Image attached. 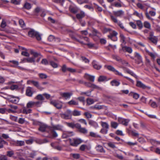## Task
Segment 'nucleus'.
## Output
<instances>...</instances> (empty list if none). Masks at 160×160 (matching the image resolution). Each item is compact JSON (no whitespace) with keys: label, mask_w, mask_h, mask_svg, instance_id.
<instances>
[{"label":"nucleus","mask_w":160,"mask_h":160,"mask_svg":"<svg viewBox=\"0 0 160 160\" xmlns=\"http://www.w3.org/2000/svg\"><path fill=\"white\" fill-rule=\"evenodd\" d=\"M33 88L31 87H28L26 91V95L29 97L32 96L33 94Z\"/></svg>","instance_id":"obj_9"},{"label":"nucleus","mask_w":160,"mask_h":160,"mask_svg":"<svg viewBox=\"0 0 160 160\" xmlns=\"http://www.w3.org/2000/svg\"><path fill=\"white\" fill-rule=\"evenodd\" d=\"M84 85L86 87L93 88H98L97 86L89 82H85Z\"/></svg>","instance_id":"obj_10"},{"label":"nucleus","mask_w":160,"mask_h":160,"mask_svg":"<svg viewBox=\"0 0 160 160\" xmlns=\"http://www.w3.org/2000/svg\"><path fill=\"white\" fill-rule=\"evenodd\" d=\"M96 150L98 152H105V151L104 150L103 148L100 145H97L96 148Z\"/></svg>","instance_id":"obj_27"},{"label":"nucleus","mask_w":160,"mask_h":160,"mask_svg":"<svg viewBox=\"0 0 160 160\" xmlns=\"http://www.w3.org/2000/svg\"><path fill=\"white\" fill-rule=\"evenodd\" d=\"M51 128H53V130H58L61 131L62 129V128H63V126L60 125H57L55 126H54L52 127H50Z\"/></svg>","instance_id":"obj_22"},{"label":"nucleus","mask_w":160,"mask_h":160,"mask_svg":"<svg viewBox=\"0 0 160 160\" xmlns=\"http://www.w3.org/2000/svg\"><path fill=\"white\" fill-rule=\"evenodd\" d=\"M111 84L112 86H118L119 85L120 83L116 80H113L111 81Z\"/></svg>","instance_id":"obj_34"},{"label":"nucleus","mask_w":160,"mask_h":160,"mask_svg":"<svg viewBox=\"0 0 160 160\" xmlns=\"http://www.w3.org/2000/svg\"><path fill=\"white\" fill-rule=\"evenodd\" d=\"M118 33L115 31H113L110 33V35L108 36V38L112 40H113V38L114 37L116 36Z\"/></svg>","instance_id":"obj_29"},{"label":"nucleus","mask_w":160,"mask_h":160,"mask_svg":"<svg viewBox=\"0 0 160 160\" xmlns=\"http://www.w3.org/2000/svg\"><path fill=\"white\" fill-rule=\"evenodd\" d=\"M85 16V13L83 11H81L80 13L77 14L76 17L78 19H80L84 17Z\"/></svg>","instance_id":"obj_25"},{"label":"nucleus","mask_w":160,"mask_h":160,"mask_svg":"<svg viewBox=\"0 0 160 160\" xmlns=\"http://www.w3.org/2000/svg\"><path fill=\"white\" fill-rule=\"evenodd\" d=\"M135 57L136 58L139 62H142V56L139 53L135 52L134 53Z\"/></svg>","instance_id":"obj_28"},{"label":"nucleus","mask_w":160,"mask_h":160,"mask_svg":"<svg viewBox=\"0 0 160 160\" xmlns=\"http://www.w3.org/2000/svg\"><path fill=\"white\" fill-rule=\"evenodd\" d=\"M89 124L91 126L93 127L94 128H96L98 127V123L92 120H90L88 122Z\"/></svg>","instance_id":"obj_19"},{"label":"nucleus","mask_w":160,"mask_h":160,"mask_svg":"<svg viewBox=\"0 0 160 160\" xmlns=\"http://www.w3.org/2000/svg\"><path fill=\"white\" fill-rule=\"evenodd\" d=\"M84 77L85 79L91 82H93L94 81L95 76H94L86 73L85 74Z\"/></svg>","instance_id":"obj_6"},{"label":"nucleus","mask_w":160,"mask_h":160,"mask_svg":"<svg viewBox=\"0 0 160 160\" xmlns=\"http://www.w3.org/2000/svg\"><path fill=\"white\" fill-rule=\"evenodd\" d=\"M35 102L30 101L27 104L26 107L27 108H32L35 106Z\"/></svg>","instance_id":"obj_21"},{"label":"nucleus","mask_w":160,"mask_h":160,"mask_svg":"<svg viewBox=\"0 0 160 160\" xmlns=\"http://www.w3.org/2000/svg\"><path fill=\"white\" fill-rule=\"evenodd\" d=\"M77 129L80 132L83 134H86L88 133V130L85 128H82L79 123L78 125Z\"/></svg>","instance_id":"obj_7"},{"label":"nucleus","mask_w":160,"mask_h":160,"mask_svg":"<svg viewBox=\"0 0 160 160\" xmlns=\"http://www.w3.org/2000/svg\"><path fill=\"white\" fill-rule=\"evenodd\" d=\"M148 38L152 42L155 44H157L158 40V38L157 37H149Z\"/></svg>","instance_id":"obj_20"},{"label":"nucleus","mask_w":160,"mask_h":160,"mask_svg":"<svg viewBox=\"0 0 160 160\" xmlns=\"http://www.w3.org/2000/svg\"><path fill=\"white\" fill-rule=\"evenodd\" d=\"M92 65L94 68L98 70L100 69L102 67L95 60H93L92 61Z\"/></svg>","instance_id":"obj_11"},{"label":"nucleus","mask_w":160,"mask_h":160,"mask_svg":"<svg viewBox=\"0 0 160 160\" xmlns=\"http://www.w3.org/2000/svg\"><path fill=\"white\" fill-rule=\"evenodd\" d=\"M50 103L58 109H61L62 106V102L57 100H53L51 101Z\"/></svg>","instance_id":"obj_2"},{"label":"nucleus","mask_w":160,"mask_h":160,"mask_svg":"<svg viewBox=\"0 0 160 160\" xmlns=\"http://www.w3.org/2000/svg\"><path fill=\"white\" fill-rule=\"evenodd\" d=\"M49 129L51 132V133L52 135V137L53 138H56L58 136V134L55 131L53 130V128H49Z\"/></svg>","instance_id":"obj_24"},{"label":"nucleus","mask_w":160,"mask_h":160,"mask_svg":"<svg viewBox=\"0 0 160 160\" xmlns=\"http://www.w3.org/2000/svg\"><path fill=\"white\" fill-rule=\"evenodd\" d=\"M12 97L10 99V101L13 103L15 104L17 103L19 100L18 97H16L14 96H11Z\"/></svg>","instance_id":"obj_17"},{"label":"nucleus","mask_w":160,"mask_h":160,"mask_svg":"<svg viewBox=\"0 0 160 160\" xmlns=\"http://www.w3.org/2000/svg\"><path fill=\"white\" fill-rule=\"evenodd\" d=\"M49 128L48 127L47 125L44 124H42L40 126L38 130L42 132H45L46 129L48 128L49 129Z\"/></svg>","instance_id":"obj_13"},{"label":"nucleus","mask_w":160,"mask_h":160,"mask_svg":"<svg viewBox=\"0 0 160 160\" xmlns=\"http://www.w3.org/2000/svg\"><path fill=\"white\" fill-rule=\"evenodd\" d=\"M118 121L120 123H121L124 126H127L128 125L130 120L129 119H125L122 118H118Z\"/></svg>","instance_id":"obj_5"},{"label":"nucleus","mask_w":160,"mask_h":160,"mask_svg":"<svg viewBox=\"0 0 160 160\" xmlns=\"http://www.w3.org/2000/svg\"><path fill=\"white\" fill-rule=\"evenodd\" d=\"M61 116L62 118L65 119H68L70 117L69 115L67 114H62L61 115Z\"/></svg>","instance_id":"obj_59"},{"label":"nucleus","mask_w":160,"mask_h":160,"mask_svg":"<svg viewBox=\"0 0 160 160\" xmlns=\"http://www.w3.org/2000/svg\"><path fill=\"white\" fill-rule=\"evenodd\" d=\"M30 52L31 54H32L33 56V58H35L38 57L39 55V53L37 52H34L33 50L31 49L30 50Z\"/></svg>","instance_id":"obj_38"},{"label":"nucleus","mask_w":160,"mask_h":160,"mask_svg":"<svg viewBox=\"0 0 160 160\" xmlns=\"http://www.w3.org/2000/svg\"><path fill=\"white\" fill-rule=\"evenodd\" d=\"M120 36L121 42L122 43L125 44L126 43L125 38L124 37V35H123V34L121 33Z\"/></svg>","instance_id":"obj_42"},{"label":"nucleus","mask_w":160,"mask_h":160,"mask_svg":"<svg viewBox=\"0 0 160 160\" xmlns=\"http://www.w3.org/2000/svg\"><path fill=\"white\" fill-rule=\"evenodd\" d=\"M112 5L116 7H122V5L120 3L115 2L113 3Z\"/></svg>","instance_id":"obj_54"},{"label":"nucleus","mask_w":160,"mask_h":160,"mask_svg":"<svg viewBox=\"0 0 160 160\" xmlns=\"http://www.w3.org/2000/svg\"><path fill=\"white\" fill-rule=\"evenodd\" d=\"M50 65L54 68H57L58 67V64L53 61H51Z\"/></svg>","instance_id":"obj_62"},{"label":"nucleus","mask_w":160,"mask_h":160,"mask_svg":"<svg viewBox=\"0 0 160 160\" xmlns=\"http://www.w3.org/2000/svg\"><path fill=\"white\" fill-rule=\"evenodd\" d=\"M11 2L15 5H19L20 4V1L17 0H11Z\"/></svg>","instance_id":"obj_56"},{"label":"nucleus","mask_w":160,"mask_h":160,"mask_svg":"<svg viewBox=\"0 0 160 160\" xmlns=\"http://www.w3.org/2000/svg\"><path fill=\"white\" fill-rule=\"evenodd\" d=\"M35 141L37 143L39 144H41L48 142V140L46 139L42 140L39 139H36Z\"/></svg>","instance_id":"obj_26"},{"label":"nucleus","mask_w":160,"mask_h":160,"mask_svg":"<svg viewBox=\"0 0 160 160\" xmlns=\"http://www.w3.org/2000/svg\"><path fill=\"white\" fill-rule=\"evenodd\" d=\"M101 125L103 128L105 129V134L107 133L108 129L109 128V125L106 122L101 121Z\"/></svg>","instance_id":"obj_12"},{"label":"nucleus","mask_w":160,"mask_h":160,"mask_svg":"<svg viewBox=\"0 0 160 160\" xmlns=\"http://www.w3.org/2000/svg\"><path fill=\"white\" fill-rule=\"evenodd\" d=\"M105 67L106 68L109 70L113 72H114L116 70L114 68L111 66L105 65Z\"/></svg>","instance_id":"obj_44"},{"label":"nucleus","mask_w":160,"mask_h":160,"mask_svg":"<svg viewBox=\"0 0 160 160\" xmlns=\"http://www.w3.org/2000/svg\"><path fill=\"white\" fill-rule=\"evenodd\" d=\"M111 125L112 128H116L118 126V124L116 122H112L111 123Z\"/></svg>","instance_id":"obj_49"},{"label":"nucleus","mask_w":160,"mask_h":160,"mask_svg":"<svg viewBox=\"0 0 160 160\" xmlns=\"http://www.w3.org/2000/svg\"><path fill=\"white\" fill-rule=\"evenodd\" d=\"M122 48L124 50H125L126 51L128 52L129 53H130L132 52V49L130 47L125 46L123 47Z\"/></svg>","instance_id":"obj_37"},{"label":"nucleus","mask_w":160,"mask_h":160,"mask_svg":"<svg viewBox=\"0 0 160 160\" xmlns=\"http://www.w3.org/2000/svg\"><path fill=\"white\" fill-rule=\"evenodd\" d=\"M82 140L79 139H73L70 140V144L73 146H77L78 145L82 142Z\"/></svg>","instance_id":"obj_4"},{"label":"nucleus","mask_w":160,"mask_h":160,"mask_svg":"<svg viewBox=\"0 0 160 160\" xmlns=\"http://www.w3.org/2000/svg\"><path fill=\"white\" fill-rule=\"evenodd\" d=\"M69 9L71 12L74 13H76L78 11V9L77 7L72 5L70 6Z\"/></svg>","instance_id":"obj_18"},{"label":"nucleus","mask_w":160,"mask_h":160,"mask_svg":"<svg viewBox=\"0 0 160 160\" xmlns=\"http://www.w3.org/2000/svg\"><path fill=\"white\" fill-rule=\"evenodd\" d=\"M87 104L90 105L94 103V101L93 99L91 98H88L87 100Z\"/></svg>","instance_id":"obj_52"},{"label":"nucleus","mask_w":160,"mask_h":160,"mask_svg":"<svg viewBox=\"0 0 160 160\" xmlns=\"http://www.w3.org/2000/svg\"><path fill=\"white\" fill-rule=\"evenodd\" d=\"M107 78L106 76H105L101 75L99 77L98 79V81L99 82H102L105 81H107Z\"/></svg>","instance_id":"obj_32"},{"label":"nucleus","mask_w":160,"mask_h":160,"mask_svg":"<svg viewBox=\"0 0 160 160\" xmlns=\"http://www.w3.org/2000/svg\"><path fill=\"white\" fill-rule=\"evenodd\" d=\"M24 142L23 141H17L16 144L17 146H22L24 145Z\"/></svg>","instance_id":"obj_50"},{"label":"nucleus","mask_w":160,"mask_h":160,"mask_svg":"<svg viewBox=\"0 0 160 160\" xmlns=\"http://www.w3.org/2000/svg\"><path fill=\"white\" fill-rule=\"evenodd\" d=\"M14 153L12 151H8L7 152V155L9 157H11L14 155Z\"/></svg>","instance_id":"obj_63"},{"label":"nucleus","mask_w":160,"mask_h":160,"mask_svg":"<svg viewBox=\"0 0 160 160\" xmlns=\"http://www.w3.org/2000/svg\"><path fill=\"white\" fill-rule=\"evenodd\" d=\"M136 86L140 88H142L143 89H145L148 88V87L142 83L140 81H137Z\"/></svg>","instance_id":"obj_14"},{"label":"nucleus","mask_w":160,"mask_h":160,"mask_svg":"<svg viewBox=\"0 0 160 160\" xmlns=\"http://www.w3.org/2000/svg\"><path fill=\"white\" fill-rule=\"evenodd\" d=\"M133 15L139 17L141 19L143 18V16L142 14L139 13L137 11H135L133 13Z\"/></svg>","instance_id":"obj_48"},{"label":"nucleus","mask_w":160,"mask_h":160,"mask_svg":"<svg viewBox=\"0 0 160 160\" xmlns=\"http://www.w3.org/2000/svg\"><path fill=\"white\" fill-rule=\"evenodd\" d=\"M39 77L41 79H46L47 78V76L46 74L43 73H40L38 74Z\"/></svg>","instance_id":"obj_51"},{"label":"nucleus","mask_w":160,"mask_h":160,"mask_svg":"<svg viewBox=\"0 0 160 160\" xmlns=\"http://www.w3.org/2000/svg\"><path fill=\"white\" fill-rule=\"evenodd\" d=\"M90 136L92 137L96 138L99 137L100 136L98 135H97L96 134L93 132H90Z\"/></svg>","instance_id":"obj_55"},{"label":"nucleus","mask_w":160,"mask_h":160,"mask_svg":"<svg viewBox=\"0 0 160 160\" xmlns=\"http://www.w3.org/2000/svg\"><path fill=\"white\" fill-rule=\"evenodd\" d=\"M132 92L130 93L129 94V95H130V96L132 95ZM132 94H133V95H132L134 99H137L139 98V95L138 94V93H136L132 92Z\"/></svg>","instance_id":"obj_41"},{"label":"nucleus","mask_w":160,"mask_h":160,"mask_svg":"<svg viewBox=\"0 0 160 160\" xmlns=\"http://www.w3.org/2000/svg\"><path fill=\"white\" fill-rule=\"evenodd\" d=\"M107 144L109 147L111 148H116V147L114 142H110L108 143Z\"/></svg>","instance_id":"obj_45"},{"label":"nucleus","mask_w":160,"mask_h":160,"mask_svg":"<svg viewBox=\"0 0 160 160\" xmlns=\"http://www.w3.org/2000/svg\"><path fill=\"white\" fill-rule=\"evenodd\" d=\"M71 156H72L73 158L76 159L79 158H80V154H71Z\"/></svg>","instance_id":"obj_53"},{"label":"nucleus","mask_w":160,"mask_h":160,"mask_svg":"<svg viewBox=\"0 0 160 160\" xmlns=\"http://www.w3.org/2000/svg\"><path fill=\"white\" fill-rule=\"evenodd\" d=\"M149 103L151 107L153 108H155L158 107V105L154 101H152V100H150Z\"/></svg>","instance_id":"obj_33"},{"label":"nucleus","mask_w":160,"mask_h":160,"mask_svg":"<svg viewBox=\"0 0 160 160\" xmlns=\"http://www.w3.org/2000/svg\"><path fill=\"white\" fill-rule=\"evenodd\" d=\"M110 17L111 20L114 23H117L122 29H124L125 30H126L124 28V27L123 26L122 23L120 21H118L116 17L113 16V15L111 14L110 15Z\"/></svg>","instance_id":"obj_3"},{"label":"nucleus","mask_w":160,"mask_h":160,"mask_svg":"<svg viewBox=\"0 0 160 160\" xmlns=\"http://www.w3.org/2000/svg\"><path fill=\"white\" fill-rule=\"evenodd\" d=\"M9 62L13 63L14 65H11L12 67H15L19 64V62L18 61L15 60H10Z\"/></svg>","instance_id":"obj_39"},{"label":"nucleus","mask_w":160,"mask_h":160,"mask_svg":"<svg viewBox=\"0 0 160 160\" xmlns=\"http://www.w3.org/2000/svg\"><path fill=\"white\" fill-rule=\"evenodd\" d=\"M68 104L70 105H78V103L77 102L73 100H71L68 102Z\"/></svg>","instance_id":"obj_47"},{"label":"nucleus","mask_w":160,"mask_h":160,"mask_svg":"<svg viewBox=\"0 0 160 160\" xmlns=\"http://www.w3.org/2000/svg\"><path fill=\"white\" fill-rule=\"evenodd\" d=\"M35 99L40 101L42 102L44 100V98L43 97V94H39L37 95L35 98Z\"/></svg>","instance_id":"obj_30"},{"label":"nucleus","mask_w":160,"mask_h":160,"mask_svg":"<svg viewBox=\"0 0 160 160\" xmlns=\"http://www.w3.org/2000/svg\"><path fill=\"white\" fill-rule=\"evenodd\" d=\"M73 135V132H65L62 134V137L64 138H66L68 137H71Z\"/></svg>","instance_id":"obj_16"},{"label":"nucleus","mask_w":160,"mask_h":160,"mask_svg":"<svg viewBox=\"0 0 160 160\" xmlns=\"http://www.w3.org/2000/svg\"><path fill=\"white\" fill-rule=\"evenodd\" d=\"M144 26L146 28L148 29H151V24H150L147 21H145L143 23Z\"/></svg>","instance_id":"obj_40"},{"label":"nucleus","mask_w":160,"mask_h":160,"mask_svg":"<svg viewBox=\"0 0 160 160\" xmlns=\"http://www.w3.org/2000/svg\"><path fill=\"white\" fill-rule=\"evenodd\" d=\"M78 121L84 124L85 125H87V122L86 120L83 119H81L78 120Z\"/></svg>","instance_id":"obj_61"},{"label":"nucleus","mask_w":160,"mask_h":160,"mask_svg":"<svg viewBox=\"0 0 160 160\" xmlns=\"http://www.w3.org/2000/svg\"><path fill=\"white\" fill-rule=\"evenodd\" d=\"M28 36L31 38L35 37L38 40H40L41 39V35L39 33L34 30L31 29L28 32Z\"/></svg>","instance_id":"obj_1"},{"label":"nucleus","mask_w":160,"mask_h":160,"mask_svg":"<svg viewBox=\"0 0 160 160\" xmlns=\"http://www.w3.org/2000/svg\"><path fill=\"white\" fill-rule=\"evenodd\" d=\"M137 24L138 26L139 27L140 29H141L143 27V24L141 21L140 20H138L137 21Z\"/></svg>","instance_id":"obj_58"},{"label":"nucleus","mask_w":160,"mask_h":160,"mask_svg":"<svg viewBox=\"0 0 160 160\" xmlns=\"http://www.w3.org/2000/svg\"><path fill=\"white\" fill-rule=\"evenodd\" d=\"M72 95V93L64 92L62 94V97H64L66 99L70 98Z\"/></svg>","instance_id":"obj_23"},{"label":"nucleus","mask_w":160,"mask_h":160,"mask_svg":"<svg viewBox=\"0 0 160 160\" xmlns=\"http://www.w3.org/2000/svg\"><path fill=\"white\" fill-rule=\"evenodd\" d=\"M114 16L116 17H121L124 14V12L122 10H119L117 11H113V12ZM114 16V15H113Z\"/></svg>","instance_id":"obj_8"},{"label":"nucleus","mask_w":160,"mask_h":160,"mask_svg":"<svg viewBox=\"0 0 160 160\" xmlns=\"http://www.w3.org/2000/svg\"><path fill=\"white\" fill-rule=\"evenodd\" d=\"M81 60L86 63H88L89 62V60L88 58L82 56H81Z\"/></svg>","instance_id":"obj_46"},{"label":"nucleus","mask_w":160,"mask_h":160,"mask_svg":"<svg viewBox=\"0 0 160 160\" xmlns=\"http://www.w3.org/2000/svg\"><path fill=\"white\" fill-rule=\"evenodd\" d=\"M66 124L68 126V127L71 128H77L78 125L79 124L78 123H76L75 124L74 122H65Z\"/></svg>","instance_id":"obj_15"},{"label":"nucleus","mask_w":160,"mask_h":160,"mask_svg":"<svg viewBox=\"0 0 160 160\" xmlns=\"http://www.w3.org/2000/svg\"><path fill=\"white\" fill-rule=\"evenodd\" d=\"M19 24L22 28H25V25L24 24V22L22 19L19 20Z\"/></svg>","instance_id":"obj_57"},{"label":"nucleus","mask_w":160,"mask_h":160,"mask_svg":"<svg viewBox=\"0 0 160 160\" xmlns=\"http://www.w3.org/2000/svg\"><path fill=\"white\" fill-rule=\"evenodd\" d=\"M33 142V140L32 138H30L29 139L25 140L26 143L28 144H31Z\"/></svg>","instance_id":"obj_60"},{"label":"nucleus","mask_w":160,"mask_h":160,"mask_svg":"<svg viewBox=\"0 0 160 160\" xmlns=\"http://www.w3.org/2000/svg\"><path fill=\"white\" fill-rule=\"evenodd\" d=\"M27 60V62L28 63H35V58L33 57L28 58Z\"/></svg>","instance_id":"obj_35"},{"label":"nucleus","mask_w":160,"mask_h":160,"mask_svg":"<svg viewBox=\"0 0 160 160\" xmlns=\"http://www.w3.org/2000/svg\"><path fill=\"white\" fill-rule=\"evenodd\" d=\"M32 110L31 109L24 108L22 111V112L23 114H28L31 113Z\"/></svg>","instance_id":"obj_31"},{"label":"nucleus","mask_w":160,"mask_h":160,"mask_svg":"<svg viewBox=\"0 0 160 160\" xmlns=\"http://www.w3.org/2000/svg\"><path fill=\"white\" fill-rule=\"evenodd\" d=\"M23 7L29 10L32 7L30 3L26 2L24 4Z\"/></svg>","instance_id":"obj_36"},{"label":"nucleus","mask_w":160,"mask_h":160,"mask_svg":"<svg viewBox=\"0 0 160 160\" xmlns=\"http://www.w3.org/2000/svg\"><path fill=\"white\" fill-rule=\"evenodd\" d=\"M72 114L74 116H79L81 115V112L76 110H74L72 112Z\"/></svg>","instance_id":"obj_43"},{"label":"nucleus","mask_w":160,"mask_h":160,"mask_svg":"<svg viewBox=\"0 0 160 160\" xmlns=\"http://www.w3.org/2000/svg\"><path fill=\"white\" fill-rule=\"evenodd\" d=\"M6 26V23L5 21L2 20L1 24V27L2 28H4Z\"/></svg>","instance_id":"obj_64"}]
</instances>
